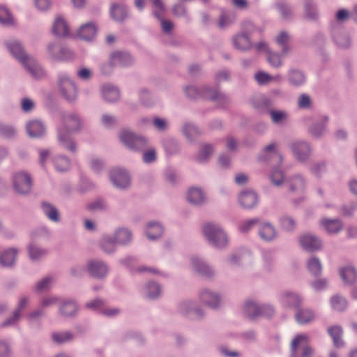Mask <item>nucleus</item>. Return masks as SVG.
Segmentation results:
<instances>
[{
	"instance_id": "obj_1",
	"label": "nucleus",
	"mask_w": 357,
	"mask_h": 357,
	"mask_svg": "<svg viewBox=\"0 0 357 357\" xmlns=\"http://www.w3.org/2000/svg\"><path fill=\"white\" fill-rule=\"evenodd\" d=\"M81 127V120L75 114L64 116L63 124L58 130V138L60 144L71 152H75L76 146L70 138V133L78 130Z\"/></svg>"
},
{
	"instance_id": "obj_2",
	"label": "nucleus",
	"mask_w": 357,
	"mask_h": 357,
	"mask_svg": "<svg viewBox=\"0 0 357 357\" xmlns=\"http://www.w3.org/2000/svg\"><path fill=\"white\" fill-rule=\"evenodd\" d=\"M185 93L189 98H205L216 102L220 106H225L229 102V98L217 89H213L207 86L198 88L189 86L185 88Z\"/></svg>"
},
{
	"instance_id": "obj_3",
	"label": "nucleus",
	"mask_w": 357,
	"mask_h": 357,
	"mask_svg": "<svg viewBox=\"0 0 357 357\" xmlns=\"http://www.w3.org/2000/svg\"><path fill=\"white\" fill-rule=\"evenodd\" d=\"M202 232L209 244L218 249L227 246L229 238L221 226L213 222H207L202 227Z\"/></svg>"
},
{
	"instance_id": "obj_4",
	"label": "nucleus",
	"mask_w": 357,
	"mask_h": 357,
	"mask_svg": "<svg viewBox=\"0 0 357 357\" xmlns=\"http://www.w3.org/2000/svg\"><path fill=\"white\" fill-rule=\"evenodd\" d=\"M121 142L132 151H144L147 148L149 142L143 136L137 135L130 130H123L119 134Z\"/></svg>"
},
{
	"instance_id": "obj_5",
	"label": "nucleus",
	"mask_w": 357,
	"mask_h": 357,
	"mask_svg": "<svg viewBox=\"0 0 357 357\" xmlns=\"http://www.w3.org/2000/svg\"><path fill=\"white\" fill-rule=\"evenodd\" d=\"M313 349L308 345V336L299 334L294 337L291 343L290 357H311Z\"/></svg>"
},
{
	"instance_id": "obj_6",
	"label": "nucleus",
	"mask_w": 357,
	"mask_h": 357,
	"mask_svg": "<svg viewBox=\"0 0 357 357\" xmlns=\"http://www.w3.org/2000/svg\"><path fill=\"white\" fill-rule=\"evenodd\" d=\"M243 314L250 319L260 316L270 317L274 314V309L270 305H259L252 300H248L243 307Z\"/></svg>"
},
{
	"instance_id": "obj_7",
	"label": "nucleus",
	"mask_w": 357,
	"mask_h": 357,
	"mask_svg": "<svg viewBox=\"0 0 357 357\" xmlns=\"http://www.w3.org/2000/svg\"><path fill=\"white\" fill-rule=\"evenodd\" d=\"M59 90L63 96L68 100H73L77 96V88L69 75L63 72L58 74Z\"/></svg>"
},
{
	"instance_id": "obj_8",
	"label": "nucleus",
	"mask_w": 357,
	"mask_h": 357,
	"mask_svg": "<svg viewBox=\"0 0 357 357\" xmlns=\"http://www.w3.org/2000/svg\"><path fill=\"white\" fill-rule=\"evenodd\" d=\"M13 183L15 192L19 194H26L31 190V178L26 172H15L13 176Z\"/></svg>"
},
{
	"instance_id": "obj_9",
	"label": "nucleus",
	"mask_w": 357,
	"mask_h": 357,
	"mask_svg": "<svg viewBox=\"0 0 357 357\" xmlns=\"http://www.w3.org/2000/svg\"><path fill=\"white\" fill-rule=\"evenodd\" d=\"M328 117L322 116L314 120L308 127V133L315 139H321L327 132Z\"/></svg>"
},
{
	"instance_id": "obj_10",
	"label": "nucleus",
	"mask_w": 357,
	"mask_h": 357,
	"mask_svg": "<svg viewBox=\"0 0 357 357\" xmlns=\"http://www.w3.org/2000/svg\"><path fill=\"white\" fill-rule=\"evenodd\" d=\"M47 50L50 56L56 61H67L73 57V54L69 49L61 47L56 43H50Z\"/></svg>"
},
{
	"instance_id": "obj_11",
	"label": "nucleus",
	"mask_w": 357,
	"mask_h": 357,
	"mask_svg": "<svg viewBox=\"0 0 357 357\" xmlns=\"http://www.w3.org/2000/svg\"><path fill=\"white\" fill-rule=\"evenodd\" d=\"M110 180L113 185L120 189H126L130 185L129 174L121 169H114L110 172Z\"/></svg>"
},
{
	"instance_id": "obj_12",
	"label": "nucleus",
	"mask_w": 357,
	"mask_h": 357,
	"mask_svg": "<svg viewBox=\"0 0 357 357\" xmlns=\"http://www.w3.org/2000/svg\"><path fill=\"white\" fill-rule=\"evenodd\" d=\"M300 245L305 250L314 252L321 248L322 241L317 236L312 234L301 235L298 239Z\"/></svg>"
},
{
	"instance_id": "obj_13",
	"label": "nucleus",
	"mask_w": 357,
	"mask_h": 357,
	"mask_svg": "<svg viewBox=\"0 0 357 357\" xmlns=\"http://www.w3.org/2000/svg\"><path fill=\"white\" fill-rule=\"evenodd\" d=\"M178 311L191 319H201L204 315L202 308L196 307L193 302L189 301L181 303L178 305Z\"/></svg>"
},
{
	"instance_id": "obj_14",
	"label": "nucleus",
	"mask_w": 357,
	"mask_h": 357,
	"mask_svg": "<svg viewBox=\"0 0 357 357\" xmlns=\"http://www.w3.org/2000/svg\"><path fill=\"white\" fill-rule=\"evenodd\" d=\"M7 49L10 54L20 63L24 62L30 55L24 51L22 44L17 40L11 39L5 42Z\"/></svg>"
},
{
	"instance_id": "obj_15",
	"label": "nucleus",
	"mask_w": 357,
	"mask_h": 357,
	"mask_svg": "<svg viewBox=\"0 0 357 357\" xmlns=\"http://www.w3.org/2000/svg\"><path fill=\"white\" fill-rule=\"evenodd\" d=\"M259 160L271 163H280L282 158L276 149V144L271 143L264 148L259 156Z\"/></svg>"
},
{
	"instance_id": "obj_16",
	"label": "nucleus",
	"mask_w": 357,
	"mask_h": 357,
	"mask_svg": "<svg viewBox=\"0 0 357 357\" xmlns=\"http://www.w3.org/2000/svg\"><path fill=\"white\" fill-rule=\"evenodd\" d=\"M87 270L90 275L96 278L107 276L109 268L107 264L100 260H91L87 263Z\"/></svg>"
},
{
	"instance_id": "obj_17",
	"label": "nucleus",
	"mask_w": 357,
	"mask_h": 357,
	"mask_svg": "<svg viewBox=\"0 0 357 357\" xmlns=\"http://www.w3.org/2000/svg\"><path fill=\"white\" fill-rule=\"evenodd\" d=\"M26 71L35 79H40L45 75L43 67L33 57L29 56L24 62L21 63Z\"/></svg>"
},
{
	"instance_id": "obj_18",
	"label": "nucleus",
	"mask_w": 357,
	"mask_h": 357,
	"mask_svg": "<svg viewBox=\"0 0 357 357\" xmlns=\"http://www.w3.org/2000/svg\"><path fill=\"white\" fill-rule=\"evenodd\" d=\"M190 263L192 268L202 275L212 277L215 274V270L199 257H192Z\"/></svg>"
},
{
	"instance_id": "obj_19",
	"label": "nucleus",
	"mask_w": 357,
	"mask_h": 357,
	"mask_svg": "<svg viewBox=\"0 0 357 357\" xmlns=\"http://www.w3.org/2000/svg\"><path fill=\"white\" fill-rule=\"evenodd\" d=\"M291 150L295 158L301 162L307 160L311 153L310 146L306 142H296L292 143Z\"/></svg>"
},
{
	"instance_id": "obj_20",
	"label": "nucleus",
	"mask_w": 357,
	"mask_h": 357,
	"mask_svg": "<svg viewBox=\"0 0 357 357\" xmlns=\"http://www.w3.org/2000/svg\"><path fill=\"white\" fill-rule=\"evenodd\" d=\"M287 79L290 86L298 88L305 83L306 75L301 70L291 68L287 71Z\"/></svg>"
},
{
	"instance_id": "obj_21",
	"label": "nucleus",
	"mask_w": 357,
	"mask_h": 357,
	"mask_svg": "<svg viewBox=\"0 0 357 357\" xmlns=\"http://www.w3.org/2000/svg\"><path fill=\"white\" fill-rule=\"evenodd\" d=\"M199 298L202 302L211 308H217L221 303L220 296L217 292L208 289L201 291Z\"/></svg>"
},
{
	"instance_id": "obj_22",
	"label": "nucleus",
	"mask_w": 357,
	"mask_h": 357,
	"mask_svg": "<svg viewBox=\"0 0 357 357\" xmlns=\"http://www.w3.org/2000/svg\"><path fill=\"white\" fill-rule=\"evenodd\" d=\"M333 39L338 48L347 49L351 45V39L349 34L342 29H334Z\"/></svg>"
},
{
	"instance_id": "obj_23",
	"label": "nucleus",
	"mask_w": 357,
	"mask_h": 357,
	"mask_svg": "<svg viewBox=\"0 0 357 357\" xmlns=\"http://www.w3.org/2000/svg\"><path fill=\"white\" fill-rule=\"evenodd\" d=\"M257 202L258 197L254 191H243L238 196V203L244 208H252L257 204Z\"/></svg>"
},
{
	"instance_id": "obj_24",
	"label": "nucleus",
	"mask_w": 357,
	"mask_h": 357,
	"mask_svg": "<svg viewBox=\"0 0 357 357\" xmlns=\"http://www.w3.org/2000/svg\"><path fill=\"white\" fill-rule=\"evenodd\" d=\"M289 190L293 193L299 194L303 192L305 188V180L303 176L295 174L286 180Z\"/></svg>"
},
{
	"instance_id": "obj_25",
	"label": "nucleus",
	"mask_w": 357,
	"mask_h": 357,
	"mask_svg": "<svg viewBox=\"0 0 357 357\" xmlns=\"http://www.w3.org/2000/svg\"><path fill=\"white\" fill-rule=\"evenodd\" d=\"M280 301L284 307H294L298 309L302 303V298L296 293L286 291L281 296Z\"/></svg>"
},
{
	"instance_id": "obj_26",
	"label": "nucleus",
	"mask_w": 357,
	"mask_h": 357,
	"mask_svg": "<svg viewBox=\"0 0 357 357\" xmlns=\"http://www.w3.org/2000/svg\"><path fill=\"white\" fill-rule=\"evenodd\" d=\"M109 14L111 17L117 22L124 21L128 15L127 6L123 3H112Z\"/></svg>"
},
{
	"instance_id": "obj_27",
	"label": "nucleus",
	"mask_w": 357,
	"mask_h": 357,
	"mask_svg": "<svg viewBox=\"0 0 357 357\" xmlns=\"http://www.w3.org/2000/svg\"><path fill=\"white\" fill-rule=\"evenodd\" d=\"M234 47L241 51H246L252 48V44L245 33L236 34L232 38Z\"/></svg>"
},
{
	"instance_id": "obj_28",
	"label": "nucleus",
	"mask_w": 357,
	"mask_h": 357,
	"mask_svg": "<svg viewBox=\"0 0 357 357\" xmlns=\"http://www.w3.org/2000/svg\"><path fill=\"white\" fill-rule=\"evenodd\" d=\"M101 93L102 98L109 102H115L120 98L119 89L116 86L109 84L102 85Z\"/></svg>"
},
{
	"instance_id": "obj_29",
	"label": "nucleus",
	"mask_w": 357,
	"mask_h": 357,
	"mask_svg": "<svg viewBox=\"0 0 357 357\" xmlns=\"http://www.w3.org/2000/svg\"><path fill=\"white\" fill-rule=\"evenodd\" d=\"M259 235L265 241H272L276 237L277 232L275 227L269 222H260L259 225Z\"/></svg>"
},
{
	"instance_id": "obj_30",
	"label": "nucleus",
	"mask_w": 357,
	"mask_h": 357,
	"mask_svg": "<svg viewBox=\"0 0 357 357\" xmlns=\"http://www.w3.org/2000/svg\"><path fill=\"white\" fill-rule=\"evenodd\" d=\"M52 33L57 37H66L69 35V26L61 17H56L52 26Z\"/></svg>"
},
{
	"instance_id": "obj_31",
	"label": "nucleus",
	"mask_w": 357,
	"mask_h": 357,
	"mask_svg": "<svg viewBox=\"0 0 357 357\" xmlns=\"http://www.w3.org/2000/svg\"><path fill=\"white\" fill-rule=\"evenodd\" d=\"M187 199L190 204L199 206L205 203L206 195L202 189L191 188L188 192Z\"/></svg>"
},
{
	"instance_id": "obj_32",
	"label": "nucleus",
	"mask_w": 357,
	"mask_h": 357,
	"mask_svg": "<svg viewBox=\"0 0 357 357\" xmlns=\"http://www.w3.org/2000/svg\"><path fill=\"white\" fill-rule=\"evenodd\" d=\"M26 131L31 137H40L45 133L44 124L38 120L30 121L26 124Z\"/></svg>"
},
{
	"instance_id": "obj_33",
	"label": "nucleus",
	"mask_w": 357,
	"mask_h": 357,
	"mask_svg": "<svg viewBox=\"0 0 357 357\" xmlns=\"http://www.w3.org/2000/svg\"><path fill=\"white\" fill-rule=\"evenodd\" d=\"M17 250L16 248H8L3 251L0 255V264L3 267H11L16 261Z\"/></svg>"
},
{
	"instance_id": "obj_34",
	"label": "nucleus",
	"mask_w": 357,
	"mask_h": 357,
	"mask_svg": "<svg viewBox=\"0 0 357 357\" xmlns=\"http://www.w3.org/2000/svg\"><path fill=\"white\" fill-rule=\"evenodd\" d=\"M111 62L115 66H128L132 63V58L126 52H114L111 54Z\"/></svg>"
},
{
	"instance_id": "obj_35",
	"label": "nucleus",
	"mask_w": 357,
	"mask_h": 357,
	"mask_svg": "<svg viewBox=\"0 0 357 357\" xmlns=\"http://www.w3.org/2000/svg\"><path fill=\"white\" fill-rule=\"evenodd\" d=\"M114 238L117 244L126 245L131 242L132 234L128 228H119L115 231Z\"/></svg>"
},
{
	"instance_id": "obj_36",
	"label": "nucleus",
	"mask_w": 357,
	"mask_h": 357,
	"mask_svg": "<svg viewBox=\"0 0 357 357\" xmlns=\"http://www.w3.org/2000/svg\"><path fill=\"white\" fill-rule=\"evenodd\" d=\"M296 321L300 324H306L314 320L315 314L314 312L309 308L297 309L295 314Z\"/></svg>"
},
{
	"instance_id": "obj_37",
	"label": "nucleus",
	"mask_w": 357,
	"mask_h": 357,
	"mask_svg": "<svg viewBox=\"0 0 357 357\" xmlns=\"http://www.w3.org/2000/svg\"><path fill=\"white\" fill-rule=\"evenodd\" d=\"M41 208L46 217L54 222L60 221V215L58 209L52 204L44 202L41 204Z\"/></svg>"
},
{
	"instance_id": "obj_38",
	"label": "nucleus",
	"mask_w": 357,
	"mask_h": 357,
	"mask_svg": "<svg viewBox=\"0 0 357 357\" xmlns=\"http://www.w3.org/2000/svg\"><path fill=\"white\" fill-rule=\"evenodd\" d=\"M97 31V28L93 23L89 22L82 25L78 32L77 36L83 40H90L93 38Z\"/></svg>"
},
{
	"instance_id": "obj_39",
	"label": "nucleus",
	"mask_w": 357,
	"mask_h": 357,
	"mask_svg": "<svg viewBox=\"0 0 357 357\" xmlns=\"http://www.w3.org/2000/svg\"><path fill=\"white\" fill-rule=\"evenodd\" d=\"M78 310L75 301L71 299L65 300L59 307L60 313L64 317H73Z\"/></svg>"
},
{
	"instance_id": "obj_40",
	"label": "nucleus",
	"mask_w": 357,
	"mask_h": 357,
	"mask_svg": "<svg viewBox=\"0 0 357 357\" xmlns=\"http://www.w3.org/2000/svg\"><path fill=\"white\" fill-rule=\"evenodd\" d=\"M328 333L333 339L335 347H342L344 345L342 340L343 331L339 326H334L328 329Z\"/></svg>"
},
{
	"instance_id": "obj_41",
	"label": "nucleus",
	"mask_w": 357,
	"mask_h": 357,
	"mask_svg": "<svg viewBox=\"0 0 357 357\" xmlns=\"http://www.w3.org/2000/svg\"><path fill=\"white\" fill-rule=\"evenodd\" d=\"M321 224L330 234H337L342 229V223L337 219H323Z\"/></svg>"
},
{
	"instance_id": "obj_42",
	"label": "nucleus",
	"mask_w": 357,
	"mask_h": 357,
	"mask_svg": "<svg viewBox=\"0 0 357 357\" xmlns=\"http://www.w3.org/2000/svg\"><path fill=\"white\" fill-rule=\"evenodd\" d=\"M146 233L150 240H155L161 236L163 227L158 222H151L147 225Z\"/></svg>"
},
{
	"instance_id": "obj_43",
	"label": "nucleus",
	"mask_w": 357,
	"mask_h": 357,
	"mask_svg": "<svg viewBox=\"0 0 357 357\" xmlns=\"http://www.w3.org/2000/svg\"><path fill=\"white\" fill-rule=\"evenodd\" d=\"M183 133L190 142H192L199 137L202 132L195 125L191 123H185L183 127Z\"/></svg>"
},
{
	"instance_id": "obj_44",
	"label": "nucleus",
	"mask_w": 357,
	"mask_h": 357,
	"mask_svg": "<svg viewBox=\"0 0 357 357\" xmlns=\"http://www.w3.org/2000/svg\"><path fill=\"white\" fill-rule=\"evenodd\" d=\"M340 275L345 283L351 284L357 280V272L352 266H347L342 268Z\"/></svg>"
},
{
	"instance_id": "obj_45",
	"label": "nucleus",
	"mask_w": 357,
	"mask_h": 357,
	"mask_svg": "<svg viewBox=\"0 0 357 357\" xmlns=\"http://www.w3.org/2000/svg\"><path fill=\"white\" fill-rule=\"evenodd\" d=\"M308 271L314 276H319L322 270V265L320 259L317 257H312L307 261Z\"/></svg>"
},
{
	"instance_id": "obj_46",
	"label": "nucleus",
	"mask_w": 357,
	"mask_h": 357,
	"mask_svg": "<svg viewBox=\"0 0 357 357\" xmlns=\"http://www.w3.org/2000/svg\"><path fill=\"white\" fill-rule=\"evenodd\" d=\"M116 244L114 238L108 235L104 236L100 242L101 249L107 254L112 253L115 250Z\"/></svg>"
},
{
	"instance_id": "obj_47",
	"label": "nucleus",
	"mask_w": 357,
	"mask_h": 357,
	"mask_svg": "<svg viewBox=\"0 0 357 357\" xmlns=\"http://www.w3.org/2000/svg\"><path fill=\"white\" fill-rule=\"evenodd\" d=\"M29 257L31 260L36 261L47 255V251L34 244L28 246Z\"/></svg>"
},
{
	"instance_id": "obj_48",
	"label": "nucleus",
	"mask_w": 357,
	"mask_h": 357,
	"mask_svg": "<svg viewBox=\"0 0 357 357\" xmlns=\"http://www.w3.org/2000/svg\"><path fill=\"white\" fill-rule=\"evenodd\" d=\"M54 167L58 172H66L69 169L70 166V160L63 155H59L53 159Z\"/></svg>"
},
{
	"instance_id": "obj_49",
	"label": "nucleus",
	"mask_w": 357,
	"mask_h": 357,
	"mask_svg": "<svg viewBox=\"0 0 357 357\" xmlns=\"http://www.w3.org/2000/svg\"><path fill=\"white\" fill-rule=\"evenodd\" d=\"M271 119L275 124H282L285 122L289 117L288 113L284 110L271 109L268 111Z\"/></svg>"
},
{
	"instance_id": "obj_50",
	"label": "nucleus",
	"mask_w": 357,
	"mask_h": 357,
	"mask_svg": "<svg viewBox=\"0 0 357 357\" xmlns=\"http://www.w3.org/2000/svg\"><path fill=\"white\" fill-rule=\"evenodd\" d=\"M275 7L281 14L282 17L284 20H289L292 18L294 13L292 8L289 5L284 2H278L275 4Z\"/></svg>"
},
{
	"instance_id": "obj_51",
	"label": "nucleus",
	"mask_w": 357,
	"mask_h": 357,
	"mask_svg": "<svg viewBox=\"0 0 357 357\" xmlns=\"http://www.w3.org/2000/svg\"><path fill=\"white\" fill-rule=\"evenodd\" d=\"M52 339L57 344H63L71 341L73 335L69 331L54 332L52 334Z\"/></svg>"
},
{
	"instance_id": "obj_52",
	"label": "nucleus",
	"mask_w": 357,
	"mask_h": 357,
	"mask_svg": "<svg viewBox=\"0 0 357 357\" xmlns=\"http://www.w3.org/2000/svg\"><path fill=\"white\" fill-rule=\"evenodd\" d=\"M146 296L149 298H155L161 294L160 286L155 282H149L145 288Z\"/></svg>"
},
{
	"instance_id": "obj_53",
	"label": "nucleus",
	"mask_w": 357,
	"mask_h": 357,
	"mask_svg": "<svg viewBox=\"0 0 357 357\" xmlns=\"http://www.w3.org/2000/svg\"><path fill=\"white\" fill-rule=\"evenodd\" d=\"M213 149L211 145L206 144L200 149L199 153L196 157L198 162H204L213 154Z\"/></svg>"
},
{
	"instance_id": "obj_54",
	"label": "nucleus",
	"mask_w": 357,
	"mask_h": 357,
	"mask_svg": "<svg viewBox=\"0 0 357 357\" xmlns=\"http://www.w3.org/2000/svg\"><path fill=\"white\" fill-rule=\"evenodd\" d=\"M331 305L333 310L336 311H343L347 307L346 299L339 295H335L331 300Z\"/></svg>"
},
{
	"instance_id": "obj_55",
	"label": "nucleus",
	"mask_w": 357,
	"mask_h": 357,
	"mask_svg": "<svg viewBox=\"0 0 357 357\" xmlns=\"http://www.w3.org/2000/svg\"><path fill=\"white\" fill-rule=\"evenodd\" d=\"M289 38V36L286 31H282L276 38L277 43L281 46L283 54H287L289 50L288 45Z\"/></svg>"
},
{
	"instance_id": "obj_56",
	"label": "nucleus",
	"mask_w": 357,
	"mask_h": 357,
	"mask_svg": "<svg viewBox=\"0 0 357 357\" xmlns=\"http://www.w3.org/2000/svg\"><path fill=\"white\" fill-rule=\"evenodd\" d=\"M260 220L259 218H253L241 222L238 225V229L242 233L248 232L255 225H259Z\"/></svg>"
},
{
	"instance_id": "obj_57",
	"label": "nucleus",
	"mask_w": 357,
	"mask_h": 357,
	"mask_svg": "<svg viewBox=\"0 0 357 357\" xmlns=\"http://www.w3.org/2000/svg\"><path fill=\"white\" fill-rule=\"evenodd\" d=\"M305 17L310 20H315L318 17V12L316 6L311 2L305 3Z\"/></svg>"
},
{
	"instance_id": "obj_58",
	"label": "nucleus",
	"mask_w": 357,
	"mask_h": 357,
	"mask_svg": "<svg viewBox=\"0 0 357 357\" xmlns=\"http://www.w3.org/2000/svg\"><path fill=\"white\" fill-rule=\"evenodd\" d=\"M284 173L279 168H275L271 173V182L276 186L281 185L284 182Z\"/></svg>"
},
{
	"instance_id": "obj_59",
	"label": "nucleus",
	"mask_w": 357,
	"mask_h": 357,
	"mask_svg": "<svg viewBox=\"0 0 357 357\" xmlns=\"http://www.w3.org/2000/svg\"><path fill=\"white\" fill-rule=\"evenodd\" d=\"M0 23L4 25H10L13 24V18L4 6H0Z\"/></svg>"
},
{
	"instance_id": "obj_60",
	"label": "nucleus",
	"mask_w": 357,
	"mask_h": 357,
	"mask_svg": "<svg viewBox=\"0 0 357 357\" xmlns=\"http://www.w3.org/2000/svg\"><path fill=\"white\" fill-rule=\"evenodd\" d=\"M54 282V278L52 276H47L39 281L36 284V290L38 291H43L50 289L53 282Z\"/></svg>"
},
{
	"instance_id": "obj_61",
	"label": "nucleus",
	"mask_w": 357,
	"mask_h": 357,
	"mask_svg": "<svg viewBox=\"0 0 357 357\" xmlns=\"http://www.w3.org/2000/svg\"><path fill=\"white\" fill-rule=\"evenodd\" d=\"M268 63L273 68H279L282 65L281 56L275 52H268L267 55Z\"/></svg>"
},
{
	"instance_id": "obj_62",
	"label": "nucleus",
	"mask_w": 357,
	"mask_h": 357,
	"mask_svg": "<svg viewBox=\"0 0 357 357\" xmlns=\"http://www.w3.org/2000/svg\"><path fill=\"white\" fill-rule=\"evenodd\" d=\"M16 130L12 126L0 123V135L6 137L10 138L15 136Z\"/></svg>"
},
{
	"instance_id": "obj_63",
	"label": "nucleus",
	"mask_w": 357,
	"mask_h": 357,
	"mask_svg": "<svg viewBox=\"0 0 357 357\" xmlns=\"http://www.w3.org/2000/svg\"><path fill=\"white\" fill-rule=\"evenodd\" d=\"M280 221L282 227L287 231H291L296 227L294 219L290 216L282 217Z\"/></svg>"
},
{
	"instance_id": "obj_64",
	"label": "nucleus",
	"mask_w": 357,
	"mask_h": 357,
	"mask_svg": "<svg viewBox=\"0 0 357 357\" xmlns=\"http://www.w3.org/2000/svg\"><path fill=\"white\" fill-rule=\"evenodd\" d=\"M234 21V16L233 15L222 13L218 22V26L220 28L223 29L232 24Z\"/></svg>"
}]
</instances>
